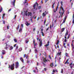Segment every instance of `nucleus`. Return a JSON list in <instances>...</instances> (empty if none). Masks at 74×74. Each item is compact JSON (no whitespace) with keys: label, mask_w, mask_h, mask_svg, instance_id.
I'll return each mask as SVG.
<instances>
[{"label":"nucleus","mask_w":74,"mask_h":74,"mask_svg":"<svg viewBox=\"0 0 74 74\" xmlns=\"http://www.w3.org/2000/svg\"><path fill=\"white\" fill-rule=\"evenodd\" d=\"M60 12H59L60 14V16H61V17L62 18V16H63V15L64 14V9H63V6H61V8H60Z\"/></svg>","instance_id":"nucleus-1"},{"label":"nucleus","mask_w":74,"mask_h":74,"mask_svg":"<svg viewBox=\"0 0 74 74\" xmlns=\"http://www.w3.org/2000/svg\"><path fill=\"white\" fill-rule=\"evenodd\" d=\"M9 68L11 70H12L14 69V65H9Z\"/></svg>","instance_id":"nucleus-2"},{"label":"nucleus","mask_w":74,"mask_h":74,"mask_svg":"<svg viewBox=\"0 0 74 74\" xmlns=\"http://www.w3.org/2000/svg\"><path fill=\"white\" fill-rule=\"evenodd\" d=\"M42 58L43 59V61L44 62H48V61L50 62V60H49L46 59H47L46 58H44V57H43Z\"/></svg>","instance_id":"nucleus-3"},{"label":"nucleus","mask_w":74,"mask_h":74,"mask_svg":"<svg viewBox=\"0 0 74 74\" xmlns=\"http://www.w3.org/2000/svg\"><path fill=\"white\" fill-rule=\"evenodd\" d=\"M69 59H67L66 62L65 63V64H69Z\"/></svg>","instance_id":"nucleus-4"},{"label":"nucleus","mask_w":74,"mask_h":74,"mask_svg":"<svg viewBox=\"0 0 74 74\" xmlns=\"http://www.w3.org/2000/svg\"><path fill=\"white\" fill-rule=\"evenodd\" d=\"M15 1H16V0H14V1L12 2V5L13 6H15Z\"/></svg>","instance_id":"nucleus-5"},{"label":"nucleus","mask_w":74,"mask_h":74,"mask_svg":"<svg viewBox=\"0 0 74 74\" xmlns=\"http://www.w3.org/2000/svg\"><path fill=\"white\" fill-rule=\"evenodd\" d=\"M68 33H69V32H68V31L67 30L66 31V32L65 33V36L66 37L67 36V35H68Z\"/></svg>","instance_id":"nucleus-6"},{"label":"nucleus","mask_w":74,"mask_h":74,"mask_svg":"<svg viewBox=\"0 0 74 74\" xmlns=\"http://www.w3.org/2000/svg\"><path fill=\"white\" fill-rule=\"evenodd\" d=\"M71 47H72V50H73V49H74V45H73V43H71Z\"/></svg>","instance_id":"nucleus-7"},{"label":"nucleus","mask_w":74,"mask_h":74,"mask_svg":"<svg viewBox=\"0 0 74 74\" xmlns=\"http://www.w3.org/2000/svg\"><path fill=\"white\" fill-rule=\"evenodd\" d=\"M49 41L47 42V44H46V45H45V47H48L49 46Z\"/></svg>","instance_id":"nucleus-8"},{"label":"nucleus","mask_w":74,"mask_h":74,"mask_svg":"<svg viewBox=\"0 0 74 74\" xmlns=\"http://www.w3.org/2000/svg\"><path fill=\"white\" fill-rule=\"evenodd\" d=\"M28 16H29V15L30 16H32V13L30 12H28Z\"/></svg>","instance_id":"nucleus-9"},{"label":"nucleus","mask_w":74,"mask_h":74,"mask_svg":"<svg viewBox=\"0 0 74 74\" xmlns=\"http://www.w3.org/2000/svg\"><path fill=\"white\" fill-rule=\"evenodd\" d=\"M42 41H40V42L39 44V47H41V46H42Z\"/></svg>","instance_id":"nucleus-10"},{"label":"nucleus","mask_w":74,"mask_h":74,"mask_svg":"<svg viewBox=\"0 0 74 74\" xmlns=\"http://www.w3.org/2000/svg\"><path fill=\"white\" fill-rule=\"evenodd\" d=\"M33 42H34V46H37V43H36V44H35V40H34V39L33 40Z\"/></svg>","instance_id":"nucleus-11"},{"label":"nucleus","mask_w":74,"mask_h":74,"mask_svg":"<svg viewBox=\"0 0 74 74\" xmlns=\"http://www.w3.org/2000/svg\"><path fill=\"white\" fill-rule=\"evenodd\" d=\"M20 60L23 62V58L21 57L20 58Z\"/></svg>","instance_id":"nucleus-12"},{"label":"nucleus","mask_w":74,"mask_h":74,"mask_svg":"<svg viewBox=\"0 0 74 74\" xmlns=\"http://www.w3.org/2000/svg\"><path fill=\"white\" fill-rule=\"evenodd\" d=\"M55 4V2L53 3V5H52V8H54V6Z\"/></svg>","instance_id":"nucleus-13"},{"label":"nucleus","mask_w":74,"mask_h":74,"mask_svg":"<svg viewBox=\"0 0 74 74\" xmlns=\"http://www.w3.org/2000/svg\"><path fill=\"white\" fill-rule=\"evenodd\" d=\"M59 2L58 3V5L57 7V8H56V11H57L58 10V8H59Z\"/></svg>","instance_id":"nucleus-14"},{"label":"nucleus","mask_w":74,"mask_h":74,"mask_svg":"<svg viewBox=\"0 0 74 74\" xmlns=\"http://www.w3.org/2000/svg\"><path fill=\"white\" fill-rule=\"evenodd\" d=\"M26 56V59H27L28 57V56H26V54H24L23 58H25Z\"/></svg>","instance_id":"nucleus-15"},{"label":"nucleus","mask_w":74,"mask_h":74,"mask_svg":"<svg viewBox=\"0 0 74 74\" xmlns=\"http://www.w3.org/2000/svg\"><path fill=\"white\" fill-rule=\"evenodd\" d=\"M65 29V28H62L61 31V32H64V29Z\"/></svg>","instance_id":"nucleus-16"},{"label":"nucleus","mask_w":74,"mask_h":74,"mask_svg":"<svg viewBox=\"0 0 74 74\" xmlns=\"http://www.w3.org/2000/svg\"><path fill=\"white\" fill-rule=\"evenodd\" d=\"M42 15L43 16H45L46 15V13H45L43 12L42 14Z\"/></svg>","instance_id":"nucleus-17"},{"label":"nucleus","mask_w":74,"mask_h":74,"mask_svg":"<svg viewBox=\"0 0 74 74\" xmlns=\"http://www.w3.org/2000/svg\"><path fill=\"white\" fill-rule=\"evenodd\" d=\"M36 4H34L33 6L34 7V10L36 9Z\"/></svg>","instance_id":"nucleus-18"},{"label":"nucleus","mask_w":74,"mask_h":74,"mask_svg":"<svg viewBox=\"0 0 74 74\" xmlns=\"http://www.w3.org/2000/svg\"><path fill=\"white\" fill-rule=\"evenodd\" d=\"M12 49H13V47L11 46L9 50H12Z\"/></svg>","instance_id":"nucleus-19"},{"label":"nucleus","mask_w":74,"mask_h":74,"mask_svg":"<svg viewBox=\"0 0 74 74\" xmlns=\"http://www.w3.org/2000/svg\"><path fill=\"white\" fill-rule=\"evenodd\" d=\"M28 12V11H27V10L25 12V14L26 16H27V14H28V13H27Z\"/></svg>","instance_id":"nucleus-20"},{"label":"nucleus","mask_w":74,"mask_h":74,"mask_svg":"<svg viewBox=\"0 0 74 74\" xmlns=\"http://www.w3.org/2000/svg\"><path fill=\"white\" fill-rule=\"evenodd\" d=\"M25 23V25H26V26H28V22L27 21H26Z\"/></svg>","instance_id":"nucleus-21"},{"label":"nucleus","mask_w":74,"mask_h":74,"mask_svg":"<svg viewBox=\"0 0 74 74\" xmlns=\"http://www.w3.org/2000/svg\"><path fill=\"white\" fill-rule=\"evenodd\" d=\"M65 55L66 57H69V54L67 53H65Z\"/></svg>","instance_id":"nucleus-22"},{"label":"nucleus","mask_w":74,"mask_h":74,"mask_svg":"<svg viewBox=\"0 0 74 74\" xmlns=\"http://www.w3.org/2000/svg\"><path fill=\"white\" fill-rule=\"evenodd\" d=\"M2 10H3V8L1 7V9H0V13L1 12H2Z\"/></svg>","instance_id":"nucleus-23"},{"label":"nucleus","mask_w":74,"mask_h":74,"mask_svg":"<svg viewBox=\"0 0 74 74\" xmlns=\"http://www.w3.org/2000/svg\"><path fill=\"white\" fill-rule=\"evenodd\" d=\"M61 53H62V52H60V53L58 52L57 53V55H58V56L60 55Z\"/></svg>","instance_id":"nucleus-24"},{"label":"nucleus","mask_w":74,"mask_h":74,"mask_svg":"<svg viewBox=\"0 0 74 74\" xmlns=\"http://www.w3.org/2000/svg\"><path fill=\"white\" fill-rule=\"evenodd\" d=\"M42 36H44V33L43 32H41Z\"/></svg>","instance_id":"nucleus-25"},{"label":"nucleus","mask_w":74,"mask_h":74,"mask_svg":"<svg viewBox=\"0 0 74 74\" xmlns=\"http://www.w3.org/2000/svg\"><path fill=\"white\" fill-rule=\"evenodd\" d=\"M59 40H57V42L56 45H58V44H59Z\"/></svg>","instance_id":"nucleus-26"},{"label":"nucleus","mask_w":74,"mask_h":74,"mask_svg":"<svg viewBox=\"0 0 74 74\" xmlns=\"http://www.w3.org/2000/svg\"><path fill=\"white\" fill-rule=\"evenodd\" d=\"M38 9L40 10V9H41V6H38Z\"/></svg>","instance_id":"nucleus-27"},{"label":"nucleus","mask_w":74,"mask_h":74,"mask_svg":"<svg viewBox=\"0 0 74 74\" xmlns=\"http://www.w3.org/2000/svg\"><path fill=\"white\" fill-rule=\"evenodd\" d=\"M19 62H16V65H18Z\"/></svg>","instance_id":"nucleus-28"},{"label":"nucleus","mask_w":74,"mask_h":74,"mask_svg":"<svg viewBox=\"0 0 74 74\" xmlns=\"http://www.w3.org/2000/svg\"><path fill=\"white\" fill-rule=\"evenodd\" d=\"M22 29L21 28H20L19 30V32H22Z\"/></svg>","instance_id":"nucleus-29"},{"label":"nucleus","mask_w":74,"mask_h":74,"mask_svg":"<svg viewBox=\"0 0 74 74\" xmlns=\"http://www.w3.org/2000/svg\"><path fill=\"white\" fill-rule=\"evenodd\" d=\"M14 40L15 42H17V40L16 39H14Z\"/></svg>","instance_id":"nucleus-30"},{"label":"nucleus","mask_w":74,"mask_h":74,"mask_svg":"<svg viewBox=\"0 0 74 74\" xmlns=\"http://www.w3.org/2000/svg\"><path fill=\"white\" fill-rule=\"evenodd\" d=\"M65 22H66V20H63L62 24H63V23H65Z\"/></svg>","instance_id":"nucleus-31"},{"label":"nucleus","mask_w":74,"mask_h":74,"mask_svg":"<svg viewBox=\"0 0 74 74\" xmlns=\"http://www.w3.org/2000/svg\"><path fill=\"white\" fill-rule=\"evenodd\" d=\"M4 49H6V50H7V49H8V47L6 46L4 48Z\"/></svg>","instance_id":"nucleus-32"},{"label":"nucleus","mask_w":74,"mask_h":74,"mask_svg":"<svg viewBox=\"0 0 74 74\" xmlns=\"http://www.w3.org/2000/svg\"><path fill=\"white\" fill-rule=\"evenodd\" d=\"M35 51L36 53H37V52H38V50L37 49H36L35 50Z\"/></svg>","instance_id":"nucleus-33"},{"label":"nucleus","mask_w":74,"mask_h":74,"mask_svg":"<svg viewBox=\"0 0 74 74\" xmlns=\"http://www.w3.org/2000/svg\"><path fill=\"white\" fill-rule=\"evenodd\" d=\"M61 73H63V69H62Z\"/></svg>","instance_id":"nucleus-34"},{"label":"nucleus","mask_w":74,"mask_h":74,"mask_svg":"<svg viewBox=\"0 0 74 74\" xmlns=\"http://www.w3.org/2000/svg\"><path fill=\"white\" fill-rule=\"evenodd\" d=\"M60 3L61 4V6H62L63 5V1H61L60 2Z\"/></svg>","instance_id":"nucleus-35"},{"label":"nucleus","mask_w":74,"mask_h":74,"mask_svg":"<svg viewBox=\"0 0 74 74\" xmlns=\"http://www.w3.org/2000/svg\"><path fill=\"white\" fill-rule=\"evenodd\" d=\"M22 49L21 48H19L18 49L19 51H20V52H21V51L22 50Z\"/></svg>","instance_id":"nucleus-36"},{"label":"nucleus","mask_w":74,"mask_h":74,"mask_svg":"<svg viewBox=\"0 0 74 74\" xmlns=\"http://www.w3.org/2000/svg\"><path fill=\"white\" fill-rule=\"evenodd\" d=\"M20 25H18L17 28V30H18L19 28Z\"/></svg>","instance_id":"nucleus-37"},{"label":"nucleus","mask_w":74,"mask_h":74,"mask_svg":"<svg viewBox=\"0 0 74 74\" xmlns=\"http://www.w3.org/2000/svg\"><path fill=\"white\" fill-rule=\"evenodd\" d=\"M2 52L5 53V50H3L2 51Z\"/></svg>","instance_id":"nucleus-38"},{"label":"nucleus","mask_w":74,"mask_h":74,"mask_svg":"<svg viewBox=\"0 0 74 74\" xmlns=\"http://www.w3.org/2000/svg\"><path fill=\"white\" fill-rule=\"evenodd\" d=\"M40 29H41V32H43V29H41V28H40Z\"/></svg>","instance_id":"nucleus-39"},{"label":"nucleus","mask_w":74,"mask_h":74,"mask_svg":"<svg viewBox=\"0 0 74 74\" xmlns=\"http://www.w3.org/2000/svg\"><path fill=\"white\" fill-rule=\"evenodd\" d=\"M36 4H37V7H38V6L39 4H38V3H37V2H36Z\"/></svg>","instance_id":"nucleus-40"},{"label":"nucleus","mask_w":74,"mask_h":74,"mask_svg":"<svg viewBox=\"0 0 74 74\" xmlns=\"http://www.w3.org/2000/svg\"><path fill=\"white\" fill-rule=\"evenodd\" d=\"M18 67H19L18 66V65H16V69H17Z\"/></svg>","instance_id":"nucleus-41"},{"label":"nucleus","mask_w":74,"mask_h":74,"mask_svg":"<svg viewBox=\"0 0 74 74\" xmlns=\"http://www.w3.org/2000/svg\"><path fill=\"white\" fill-rule=\"evenodd\" d=\"M16 15H15L14 17L13 18V19H15L16 18Z\"/></svg>","instance_id":"nucleus-42"},{"label":"nucleus","mask_w":74,"mask_h":74,"mask_svg":"<svg viewBox=\"0 0 74 74\" xmlns=\"http://www.w3.org/2000/svg\"><path fill=\"white\" fill-rule=\"evenodd\" d=\"M7 29H8H8H9V26L8 25L7 26Z\"/></svg>","instance_id":"nucleus-43"},{"label":"nucleus","mask_w":74,"mask_h":74,"mask_svg":"<svg viewBox=\"0 0 74 74\" xmlns=\"http://www.w3.org/2000/svg\"><path fill=\"white\" fill-rule=\"evenodd\" d=\"M35 30H36V28H34L33 29V31H34H34H35Z\"/></svg>","instance_id":"nucleus-44"},{"label":"nucleus","mask_w":74,"mask_h":74,"mask_svg":"<svg viewBox=\"0 0 74 74\" xmlns=\"http://www.w3.org/2000/svg\"><path fill=\"white\" fill-rule=\"evenodd\" d=\"M26 3H27V0H25V2H24V3L26 4Z\"/></svg>","instance_id":"nucleus-45"},{"label":"nucleus","mask_w":74,"mask_h":74,"mask_svg":"<svg viewBox=\"0 0 74 74\" xmlns=\"http://www.w3.org/2000/svg\"><path fill=\"white\" fill-rule=\"evenodd\" d=\"M21 27H23V24H21Z\"/></svg>","instance_id":"nucleus-46"},{"label":"nucleus","mask_w":74,"mask_h":74,"mask_svg":"<svg viewBox=\"0 0 74 74\" xmlns=\"http://www.w3.org/2000/svg\"><path fill=\"white\" fill-rule=\"evenodd\" d=\"M69 37H70V34L68 36L67 38V39H69Z\"/></svg>","instance_id":"nucleus-47"},{"label":"nucleus","mask_w":74,"mask_h":74,"mask_svg":"<svg viewBox=\"0 0 74 74\" xmlns=\"http://www.w3.org/2000/svg\"><path fill=\"white\" fill-rule=\"evenodd\" d=\"M11 10H12V9H10L8 10V12H10V11H11Z\"/></svg>","instance_id":"nucleus-48"},{"label":"nucleus","mask_w":74,"mask_h":74,"mask_svg":"<svg viewBox=\"0 0 74 74\" xmlns=\"http://www.w3.org/2000/svg\"><path fill=\"white\" fill-rule=\"evenodd\" d=\"M64 41V42H67V40H66V39H65Z\"/></svg>","instance_id":"nucleus-49"},{"label":"nucleus","mask_w":74,"mask_h":74,"mask_svg":"<svg viewBox=\"0 0 74 74\" xmlns=\"http://www.w3.org/2000/svg\"><path fill=\"white\" fill-rule=\"evenodd\" d=\"M18 46H16V49H18Z\"/></svg>","instance_id":"nucleus-50"},{"label":"nucleus","mask_w":74,"mask_h":74,"mask_svg":"<svg viewBox=\"0 0 74 74\" xmlns=\"http://www.w3.org/2000/svg\"><path fill=\"white\" fill-rule=\"evenodd\" d=\"M56 70H53V73H55Z\"/></svg>","instance_id":"nucleus-51"},{"label":"nucleus","mask_w":74,"mask_h":74,"mask_svg":"<svg viewBox=\"0 0 74 74\" xmlns=\"http://www.w3.org/2000/svg\"><path fill=\"white\" fill-rule=\"evenodd\" d=\"M44 70H45V71H47V69H46V68H45L44 69Z\"/></svg>","instance_id":"nucleus-52"},{"label":"nucleus","mask_w":74,"mask_h":74,"mask_svg":"<svg viewBox=\"0 0 74 74\" xmlns=\"http://www.w3.org/2000/svg\"><path fill=\"white\" fill-rule=\"evenodd\" d=\"M25 42L26 44H27L28 42V41L27 40H26L25 41Z\"/></svg>","instance_id":"nucleus-53"},{"label":"nucleus","mask_w":74,"mask_h":74,"mask_svg":"<svg viewBox=\"0 0 74 74\" xmlns=\"http://www.w3.org/2000/svg\"><path fill=\"white\" fill-rule=\"evenodd\" d=\"M49 58L50 59H52V58H51V56H49Z\"/></svg>","instance_id":"nucleus-54"},{"label":"nucleus","mask_w":74,"mask_h":74,"mask_svg":"<svg viewBox=\"0 0 74 74\" xmlns=\"http://www.w3.org/2000/svg\"><path fill=\"white\" fill-rule=\"evenodd\" d=\"M73 62H72L69 65H72L73 64Z\"/></svg>","instance_id":"nucleus-55"},{"label":"nucleus","mask_w":74,"mask_h":74,"mask_svg":"<svg viewBox=\"0 0 74 74\" xmlns=\"http://www.w3.org/2000/svg\"><path fill=\"white\" fill-rule=\"evenodd\" d=\"M16 44H15L14 45V47H16Z\"/></svg>","instance_id":"nucleus-56"},{"label":"nucleus","mask_w":74,"mask_h":74,"mask_svg":"<svg viewBox=\"0 0 74 74\" xmlns=\"http://www.w3.org/2000/svg\"><path fill=\"white\" fill-rule=\"evenodd\" d=\"M56 10L55 11V9H54V12H56Z\"/></svg>","instance_id":"nucleus-57"},{"label":"nucleus","mask_w":74,"mask_h":74,"mask_svg":"<svg viewBox=\"0 0 74 74\" xmlns=\"http://www.w3.org/2000/svg\"><path fill=\"white\" fill-rule=\"evenodd\" d=\"M46 22V21H45L44 22V25H45V22Z\"/></svg>","instance_id":"nucleus-58"},{"label":"nucleus","mask_w":74,"mask_h":74,"mask_svg":"<svg viewBox=\"0 0 74 74\" xmlns=\"http://www.w3.org/2000/svg\"><path fill=\"white\" fill-rule=\"evenodd\" d=\"M3 24L5 25V21H3Z\"/></svg>","instance_id":"nucleus-59"},{"label":"nucleus","mask_w":74,"mask_h":74,"mask_svg":"<svg viewBox=\"0 0 74 74\" xmlns=\"http://www.w3.org/2000/svg\"><path fill=\"white\" fill-rule=\"evenodd\" d=\"M3 16H5V14H3Z\"/></svg>","instance_id":"nucleus-60"},{"label":"nucleus","mask_w":74,"mask_h":74,"mask_svg":"<svg viewBox=\"0 0 74 74\" xmlns=\"http://www.w3.org/2000/svg\"><path fill=\"white\" fill-rule=\"evenodd\" d=\"M48 29H49V27H48V28H47L46 29V31H47V30H48Z\"/></svg>","instance_id":"nucleus-61"},{"label":"nucleus","mask_w":74,"mask_h":74,"mask_svg":"<svg viewBox=\"0 0 74 74\" xmlns=\"http://www.w3.org/2000/svg\"><path fill=\"white\" fill-rule=\"evenodd\" d=\"M2 54H3V55H4V54H5V53L2 52Z\"/></svg>","instance_id":"nucleus-62"},{"label":"nucleus","mask_w":74,"mask_h":74,"mask_svg":"<svg viewBox=\"0 0 74 74\" xmlns=\"http://www.w3.org/2000/svg\"><path fill=\"white\" fill-rule=\"evenodd\" d=\"M33 71V72H34V73H36V70H34Z\"/></svg>","instance_id":"nucleus-63"},{"label":"nucleus","mask_w":74,"mask_h":74,"mask_svg":"<svg viewBox=\"0 0 74 74\" xmlns=\"http://www.w3.org/2000/svg\"><path fill=\"white\" fill-rule=\"evenodd\" d=\"M72 51L73 52V53H74V50H73V49H72Z\"/></svg>","instance_id":"nucleus-64"}]
</instances>
